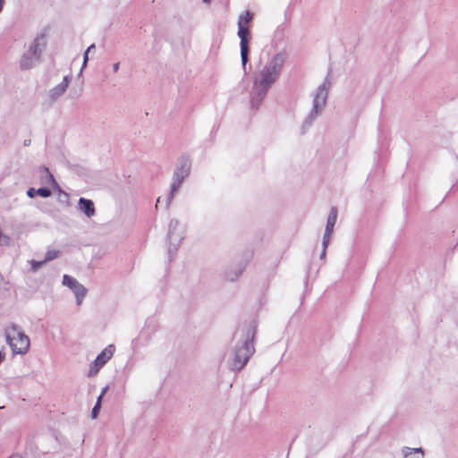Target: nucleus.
I'll list each match as a JSON object with an SVG mask.
<instances>
[{
  "mask_svg": "<svg viewBox=\"0 0 458 458\" xmlns=\"http://www.w3.org/2000/svg\"><path fill=\"white\" fill-rule=\"evenodd\" d=\"M252 344L249 342H245L242 347L238 348L234 356V368L241 369L248 361L250 356L252 353Z\"/></svg>",
  "mask_w": 458,
  "mask_h": 458,
  "instance_id": "6",
  "label": "nucleus"
},
{
  "mask_svg": "<svg viewBox=\"0 0 458 458\" xmlns=\"http://www.w3.org/2000/svg\"><path fill=\"white\" fill-rule=\"evenodd\" d=\"M327 94L324 90H319L314 99V107L316 111L322 108L326 104Z\"/></svg>",
  "mask_w": 458,
  "mask_h": 458,
  "instance_id": "10",
  "label": "nucleus"
},
{
  "mask_svg": "<svg viewBox=\"0 0 458 458\" xmlns=\"http://www.w3.org/2000/svg\"><path fill=\"white\" fill-rule=\"evenodd\" d=\"M252 13L249 11H245L240 15L238 20V36L241 39V59L243 68H245L248 62L249 43L251 38L250 23L252 21Z\"/></svg>",
  "mask_w": 458,
  "mask_h": 458,
  "instance_id": "2",
  "label": "nucleus"
},
{
  "mask_svg": "<svg viewBox=\"0 0 458 458\" xmlns=\"http://www.w3.org/2000/svg\"><path fill=\"white\" fill-rule=\"evenodd\" d=\"M37 194L43 198H47L51 195V191L47 188H39L37 190Z\"/></svg>",
  "mask_w": 458,
  "mask_h": 458,
  "instance_id": "15",
  "label": "nucleus"
},
{
  "mask_svg": "<svg viewBox=\"0 0 458 458\" xmlns=\"http://www.w3.org/2000/svg\"><path fill=\"white\" fill-rule=\"evenodd\" d=\"M80 209L89 217L95 214L94 203L90 199L81 198L79 200Z\"/></svg>",
  "mask_w": 458,
  "mask_h": 458,
  "instance_id": "9",
  "label": "nucleus"
},
{
  "mask_svg": "<svg viewBox=\"0 0 458 458\" xmlns=\"http://www.w3.org/2000/svg\"><path fill=\"white\" fill-rule=\"evenodd\" d=\"M336 220H337V210H336V208H334L331 209L330 214L327 217V226H326L325 234H324V238H323L324 250H326V248L327 247V245L329 243V240H330L331 234L333 233L334 226L336 223ZM323 255H325V251H323Z\"/></svg>",
  "mask_w": 458,
  "mask_h": 458,
  "instance_id": "8",
  "label": "nucleus"
},
{
  "mask_svg": "<svg viewBox=\"0 0 458 458\" xmlns=\"http://www.w3.org/2000/svg\"><path fill=\"white\" fill-rule=\"evenodd\" d=\"M33 65V59L30 56H22L21 60V69H30Z\"/></svg>",
  "mask_w": 458,
  "mask_h": 458,
  "instance_id": "13",
  "label": "nucleus"
},
{
  "mask_svg": "<svg viewBox=\"0 0 458 458\" xmlns=\"http://www.w3.org/2000/svg\"><path fill=\"white\" fill-rule=\"evenodd\" d=\"M59 250H50L47 252L45 261L48 262L55 259H56L59 256Z\"/></svg>",
  "mask_w": 458,
  "mask_h": 458,
  "instance_id": "14",
  "label": "nucleus"
},
{
  "mask_svg": "<svg viewBox=\"0 0 458 458\" xmlns=\"http://www.w3.org/2000/svg\"><path fill=\"white\" fill-rule=\"evenodd\" d=\"M252 344L249 342H245L242 347L238 348L234 356V368L241 369L248 361L250 356L252 353Z\"/></svg>",
  "mask_w": 458,
  "mask_h": 458,
  "instance_id": "5",
  "label": "nucleus"
},
{
  "mask_svg": "<svg viewBox=\"0 0 458 458\" xmlns=\"http://www.w3.org/2000/svg\"><path fill=\"white\" fill-rule=\"evenodd\" d=\"M88 55H89V53H87V52L85 51V53H84V65L86 64V63H87V61H88Z\"/></svg>",
  "mask_w": 458,
  "mask_h": 458,
  "instance_id": "20",
  "label": "nucleus"
},
{
  "mask_svg": "<svg viewBox=\"0 0 458 458\" xmlns=\"http://www.w3.org/2000/svg\"><path fill=\"white\" fill-rule=\"evenodd\" d=\"M27 194L29 197L33 198L37 194V191L34 188L28 190Z\"/></svg>",
  "mask_w": 458,
  "mask_h": 458,
  "instance_id": "17",
  "label": "nucleus"
},
{
  "mask_svg": "<svg viewBox=\"0 0 458 458\" xmlns=\"http://www.w3.org/2000/svg\"><path fill=\"white\" fill-rule=\"evenodd\" d=\"M107 387H105L103 390H102V393L101 394L98 396V401H97V403L96 405L93 407L92 409V411H91V415H92V418L93 419H96L98 417V414L99 412V410H100V406H101V399L103 397V395L105 394L106 391Z\"/></svg>",
  "mask_w": 458,
  "mask_h": 458,
  "instance_id": "11",
  "label": "nucleus"
},
{
  "mask_svg": "<svg viewBox=\"0 0 458 458\" xmlns=\"http://www.w3.org/2000/svg\"><path fill=\"white\" fill-rule=\"evenodd\" d=\"M412 451L415 452V453H421L423 454V452H422L421 448H415V449H412Z\"/></svg>",
  "mask_w": 458,
  "mask_h": 458,
  "instance_id": "21",
  "label": "nucleus"
},
{
  "mask_svg": "<svg viewBox=\"0 0 458 458\" xmlns=\"http://www.w3.org/2000/svg\"><path fill=\"white\" fill-rule=\"evenodd\" d=\"M45 263H47V262L45 261V259H44V260H42V261H35V260H32V261H31V267H32L33 271H37V270H38V268H39L43 264H45Z\"/></svg>",
  "mask_w": 458,
  "mask_h": 458,
  "instance_id": "16",
  "label": "nucleus"
},
{
  "mask_svg": "<svg viewBox=\"0 0 458 458\" xmlns=\"http://www.w3.org/2000/svg\"><path fill=\"white\" fill-rule=\"evenodd\" d=\"M63 284L68 286L72 292L75 293L77 297L78 305L81 303L82 299L85 297L87 293L86 288L81 284L76 279L73 277L64 275L63 277Z\"/></svg>",
  "mask_w": 458,
  "mask_h": 458,
  "instance_id": "7",
  "label": "nucleus"
},
{
  "mask_svg": "<svg viewBox=\"0 0 458 458\" xmlns=\"http://www.w3.org/2000/svg\"><path fill=\"white\" fill-rule=\"evenodd\" d=\"M4 4V0H0V13H1V12H2V10H3Z\"/></svg>",
  "mask_w": 458,
  "mask_h": 458,
  "instance_id": "23",
  "label": "nucleus"
},
{
  "mask_svg": "<svg viewBox=\"0 0 458 458\" xmlns=\"http://www.w3.org/2000/svg\"><path fill=\"white\" fill-rule=\"evenodd\" d=\"M4 360V355L0 352V363L3 361Z\"/></svg>",
  "mask_w": 458,
  "mask_h": 458,
  "instance_id": "24",
  "label": "nucleus"
},
{
  "mask_svg": "<svg viewBox=\"0 0 458 458\" xmlns=\"http://www.w3.org/2000/svg\"><path fill=\"white\" fill-rule=\"evenodd\" d=\"M175 178L174 179V182L172 183V189H171V197H173L174 193L177 191V189L180 187L183 178H184V175H182L180 177L179 174L178 173H175L174 174Z\"/></svg>",
  "mask_w": 458,
  "mask_h": 458,
  "instance_id": "12",
  "label": "nucleus"
},
{
  "mask_svg": "<svg viewBox=\"0 0 458 458\" xmlns=\"http://www.w3.org/2000/svg\"><path fill=\"white\" fill-rule=\"evenodd\" d=\"M114 352V345H108L96 358L89 370V377L98 374L99 369L113 357Z\"/></svg>",
  "mask_w": 458,
  "mask_h": 458,
  "instance_id": "4",
  "label": "nucleus"
},
{
  "mask_svg": "<svg viewBox=\"0 0 458 458\" xmlns=\"http://www.w3.org/2000/svg\"><path fill=\"white\" fill-rule=\"evenodd\" d=\"M284 58L280 55L273 57L270 64L254 76L253 90L259 99L267 94L268 89L276 81L282 69Z\"/></svg>",
  "mask_w": 458,
  "mask_h": 458,
  "instance_id": "1",
  "label": "nucleus"
},
{
  "mask_svg": "<svg viewBox=\"0 0 458 458\" xmlns=\"http://www.w3.org/2000/svg\"><path fill=\"white\" fill-rule=\"evenodd\" d=\"M6 338L14 353L23 354L28 352L30 348V338L16 327H12L8 330Z\"/></svg>",
  "mask_w": 458,
  "mask_h": 458,
  "instance_id": "3",
  "label": "nucleus"
},
{
  "mask_svg": "<svg viewBox=\"0 0 458 458\" xmlns=\"http://www.w3.org/2000/svg\"><path fill=\"white\" fill-rule=\"evenodd\" d=\"M118 69H119V63H116V64H114V72H117V71H118Z\"/></svg>",
  "mask_w": 458,
  "mask_h": 458,
  "instance_id": "22",
  "label": "nucleus"
},
{
  "mask_svg": "<svg viewBox=\"0 0 458 458\" xmlns=\"http://www.w3.org/2000/svg\"><path fill=\"white\" fill-rule=\"evenodd\" d=\"M45 172L47 174V176L48 177V179L50 181H54V176L49 173L48 169L47 168H45Z\"/></svg>",
  "mask_w": 458,
  "mask_h": 458,
  "instance_id": "18",
  "label": "nucleus"
},
{
  "mask_svg": "<svg viewBox=\"0 0 458 458\" xmlns=\"http://www.w3.org/2000/svg\"><path fill=\"white\" fill-rule=\"evenodd\" d=\"M94 48H95V45H94V44H92V45H90V46L88 47V49L86 50V52H87V53H89L90 51H93V49H94Z\"/></svg>",
  "mask_w": 458,
  "mask_h": 458,
  "instance_id": "19",
  "label": "nucleus"
}]
</instances>
